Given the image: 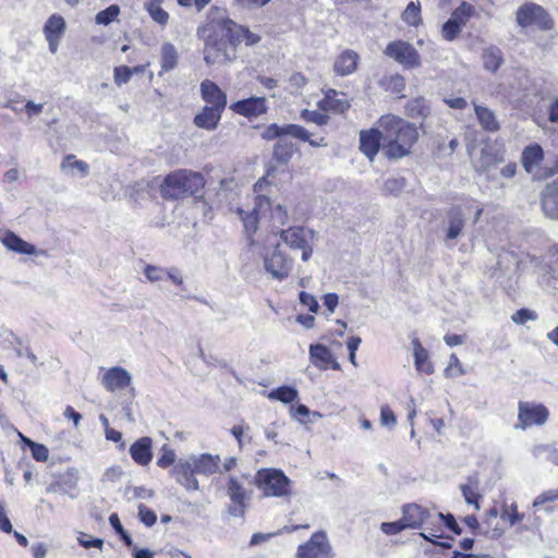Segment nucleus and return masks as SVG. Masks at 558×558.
Returning a JSON list of instances; mask_svg holds the SVG:
<instances>
[{"instance_id": "obj_1", "label": "nucleus", "mask_w": 558, "mask_h": 558, "mask_svg": "<svg viewBox=\"0 0 558 558\" xmlns=\"http://www.w3.org/2000/svg\"><path fill=\"white\" fill-rule=\"evenodd\" d=\"M196 35L204 43L203 54L207 65L234 62L241 44L253 47L262 41L259 34L228 16L207 19L197 27Z\"/></svg>"}, {"instance_id": "obj_2", "label": "nucleus", "mask_w": 558, "mask_h": 558, "mask_svg": "<svg viewBox=\"0 0 558 558\" xmlns=\"http://www.w3.org/2000/svg\"><path fill=\"white\" fill-rule=\"evenodd\" d=\"M384 132L383 154L389 160L402 159L412 154L418 141L416 125L395 114H384L378 120Z\"/></svg>"}, {"instance_id": "obj_3", "label": "nucleus", "mask_w": 558, "mask_h": 558, "mask_svg": "<svg viewBox=\"0 0 558 558\" xmlns=\"http://www.w3.org/2000/svg\"><path fill=\"white\" fill-rule=\"evenodd\" d=\"M206 185L203 173L190 169H178L169 172L159 185L165 201H178L187 197H202Z\"/></svg>"}, {"instance_id": "obj_4", "label": "nucleus", "mask_w": 558, "mask_h": 558, "mask_svg": "<svg viewBox=\"0 0 558 558\" xmlns=\"http://www.w3.org/2000/svg\"><path fill=\"white\" fill-rule=\"evenodd\" d=\"M252 481L248 474L230 475L225 485L229 497L227 512L234 518L243 519L252 499Z\"/></svg>"}, {"instance_id": "obj_5", "label": "nucleus", "mask_w": 558, "mask_h": 558, "mask_svg": "<svg viewBox=\"0 0 558 558\" xmlns=\"http://www.w3.org/2000/svg\"><path fill=\"white\" fill-rule=\"evenodd\" d=\"M517 25L522 29H536L550 32L555 28V20L550 13L541 4L524 2L515 11Z\"/></svg>"}, {"instance_id": "obj_6", "label": "nucleus", "mask_w": 558, "mask_h": 558, "mask_svg": "<svg viewBox=\"0 0 558 558\" xmlns=\"http://www.w3.org/2000/svg\"><path fill=\"white\" fill-rule=\"evenodd\" d=\"M254 484L265 497H288L291 494V481L283 471L275 468L259 469Z\"/></svg>"}, {"instance_id": "obj_7", "label": "nucleus", "mask_w": 558, "mask_h": 558, "mask_svg": "<svg viewBox=\"0 0 558 558\" xmlns=\"http://www.w3.org/2000/svg\"><path fill=\"white\" fill-rule=\"evenodd\" d=\"M287 135L302 142H307L312 147L327 146V142L324 136L313 138L311 133L304 126L299 124H286L283 126H279L278 124L272 123L264 130L262 137L264 140L271 141L275 138H282Z\"/></svg>"}, {"instance_id": "obj_8", "label": "nucleus", "mask_w": 558, "mask_h": 558, "mask_svg": "<svg viewBox=\"0 0 558 558\" xmlns=\"http://www.w3.org/2000/svg\"><path fill=\"white\" fill-rule=\"evenodd\" d=\"M402 517L410 530L425 529L427 536H430L434 521L439 520L435 509L421 506L415 502L405 504L401 508Z\"/></svg>"}, {"instance_id": "obj_9", "label": "nucleus", "mask_w": 558, "mask_h": 558, "mask_svg": "<svg viewBox=\"0 0 558 558\" xmlns=\"http://www.w3.org/2000/svg\"><path fill=\"white\" fill-rule=\"evenodd\" d=\"M384 53L401 64L404 69H417L422 65L418 51L412 44L402 39L388 43Z\"/></svg>"}, {"instance_id": "obj_10", "label": "nucleus", "mask_w": 558, "mask_h": 558, "mask_svg": "<svg viewBox=\"0 0 558 558\" xmlns=\"http://www.w3.org/2000/svg\"><path fill=\"white\" fill-rule=\"evenodd\" d=\"M296 558H333L332 546L325 531H316L311 537L300 544Z\"/></svg>"}, {"instance_id": "obj_11", "label": "nucleus", "mask_w": 558, "mask_h": 558, "mask_svg": "<svg viewBox=\"0 0 558 558\" xmlns=\"http://www.w3.org/2000/svg\"><path fill=\"white\" fill-rule=\"evenodd\" d=\"M263 260L265 270L280 281L289 277L293 267V259L280 248V244H276L270 253H265Z\"/></svg>"}, {"instance_id": "obj_12", "label": "nucleus", "mask_w": 558, "mask_h": 558, "mask_svg": "<svg viewBox=\"0 0 558 558\" xmlns=\"http://www.w3.org/2000/svg\"><path fill=\"white\" fill-rule=\"evenodd\" d=\"M544 160V150L537 143L526 146L522 151L521 162L524 170L537 179H547L558 172V160L553 169L541 171V163Z\"/></svg>"}, {"instance_id": "obj_13", "label": "nucleus", "mask_w": 558, "mask_h": 558, "mask_svg": "<svg viewBox=\"0 0 558 558\" xmlns=\"http://www.w3.org/2000/svg\"><path fill=\"white\" fill-rule=\"evenodd\" d=\"M549 416L548 409L542 403L520 401L518 404L517 428L526 429L533 425H543Z\"/></svg>"}, {"instance_id": "obj_14", "label": "nucleus", "mask_w": 558, "mask_h": 558, "mask_svg": "<svg viewBox=\"0 0 558 558\" xmlns=\"http://www.w3.org/2000/svg\"><path fill=\"white\" fill-rule=\"evenodd\" d=\"M270 206L271 201L268 196L257 195L255 197V206L252 210L246 211L242 208H238L236 214L239 215L243 223L244 232L246 234L250 245L255 244L254 236L259 228V210Z\"/></svg>"}, {"instance_id": "obj_15", "label": "nucleus", "mask_w": 558, "mask_h": 558, "mask_svg": "<svg viewBox=\"0 0 558 558\" xmlns=\"http://www.w3.org/2000/svg\"><path fill=\"white\" fill-rule=\"evenodd\" d=\"M323 98L317 102V108L327 114H344L351 108V101L343 92L327 88L323 89Z\"/></svg>"}, {"instance_id": "obj_16", "label": "nucleus", "mask_w": 558, "mask_h": 558, "mask_svg": "<svg viewBox=\"0 0 558 558\" xmlns=\"http://www.w3.org/2000/svg\"><path fill=\"white\" fill-rule=\"evenodd\" d=\"M230 109L234 113L252 120L265 114L268 106L265 97H250L232 102Z\"/></svg>"}, {"instance_id": "obj_17", "label": "nucleus", "mask_w": 558, "mask_h": 558, "mask_svg": "<svg viewBox=\"0 0 558 558\" xmlns=\"http://www.w3.org/2000/svg\"><path fill=\"white\" fill-rule=\"evenodd\" d=\"M360 150L372 161L383 149L384 132L378 128H371L360 131Z\"/></svg>"}, {"instance_id": "obj_18", "label": "nucleus", "mask_w": 558, "mask_h": 558, "mask_svg": "<svg viewBox=\"0 0 558 558\" xmlns=\"http://www.w3.org/2000/svg\"><path fill=\"white\" fill-rule=\"evenodd\" d=\"M436 515H439V520L434 521L433 529H430V536H427L425 533H421V536L433 544L448 547L449 545L436 541L437 538L444 537V526L457 535H460L462 530L451 513L442 514L436 511Z\"/></svg>"}, {"instance_id": "obj_19", "label": "nucleus", "mask_w": 558, "mask_h": 558, "mask_svg": "<svg viewBox=\"0 0 558 558\" xmlns=\"http://www.w3.org/2000/svg\"><path fill=\"white\" fill-rule=\"evenodd\" d=\"M201 97L205 106L225 111L228 99L227 94L213 81L206 78L199 86Z\"/></svg>"}, {"instance_id": "obj_20", "label": "nucleus", "mask_w": 558, "mask_h": 558, "mask_svg": "<svg viewBox=\"0 0 558 558\" xmlns=\"http://www.w3.org/2000/svg\"><path fill=\"white\" fill-rule=\"evenodd\" d=\"M310 360L311 363L320 371L340 369V364L337 362L331 351L320 343L310 345Z\"/></svg>"}, {"instance_id": "obj_21", "label": "nucleus", "mask_w": 558, "mask_h": 558, "mask_svg": "<svg viewBox=\"0 0 558 558\" xmlns=\"http://www.w3.org/2000/svg\"><path fill=\"white\" fill-rule=\"evenodd\" d=\"M131 375L121 366L108 368L101 377V385L109 392L122 390L131 385Z\"/></svg>"}, {"instance_id": "obj_22", "label": "nucleus", "mask_w": 558, "mask_h": 558, "mask_svg": "<svg viewBox=\"0 0 558 558\" xmlns=\"http://www.w3.org/2000/svg\"><path fill=\"white\" fill-rule=\"evenodd\" d=\"M170 474L186 490H197L199 487L198 481L195 477L196 471L194 465L186 460L178 461Z\"/></svg>"}, {"instance_id": "obj_23", "label": "nucleus", "mask_w": 558, "mask_h": 558, "mask_svg": "<svg viewBox=\"0 0 558 558\" xmlns=\"http://www.w3.org/2000/svg\"><path fill=\"white\" fill-rule=\"evenodd\" d=\"M65 31L64 19L59 14H52L46 21L44 26V34L49 45V50L56 53L60 44V40Z\"/></svg>"}, {"instance_id": "obj_24", "label": "nucleus", "mask_w": 558, "mask_h": 558, "mask_svg": "<svg viewBox=\"0 0 558 558\" xmlns=\"http://www.w3.org/2000/svg\"><path fill=\"white\" fill-rule=\"evenodd\" d=\"M506 148L497 142L487 143L481 151V171H488L490 168L505 161Z\"/></svg>"}, {"instance_id": "obj_25", "label": "nucleus", "mask_w": 558, "mask_h": 558, "mask_svg": "<svg viewBox=\"0 0 558 558\" xmlns=\"http://www.w3.org/2000/svg\"><path fill=\"white\" fill-rule=\"evenodd\" d=\"M360 56L352 49H345L337 56L333 62V71L339 76H347L357 69Z\"/></svg>"}, {"instance_id": "obj_26", "label": "nucleus", "mask_w": 558, "mask_h": 558, "mask_svg": "<svg viewBox=\"0 0 558 558\" xmlns=\"http://www.w3.org/2000/svg\"><path fill=\"white\" fill-rule=\"evenodd\" d=\"M153 440L150 437H141L130 446L133 461L141 466L148 465L153 460Z\"/></svg>"}, {"instance_id": "obj_27", "label": "nucleus", "mask_w": 558, "mask_h": 558, "mask_svg": "<svg viewBox=\"0 0 558 558\" xmlns=\"http://www.w3.org/2000/svg\"><path fill=\"white\" fill-rule=\"evenodd\" d=\"M542 208L547 217L558 219V178L544 189Z\"/></svg>"}, {"instance_id": "obj_28", "label": "nucleus", "mask_w": 558, "mask_h": 558, "mask_svg": "<svg viewBox=\"0 0 558 558\" xmlns=\"http://www.w3.org/2000/svg\"><path fill=\"white\" fill-rule=\"evenodd\" d=\"M223 111L204 106L194 117L193 122L198 129L214 131L219 125Z\"/></svg>"}, {"instance_id": "obj_29", "label": "nucleus", "mask_w": 558, "mask_h": 558, "mask_svg": "<svg viewBox=\"0 0 558 558\" xmlns=\"http://www.w3.org/2000/svg\"><path fill=\"white\" fill-rule=\"evenodd\" d=\"M0 241L10 251L24 255H33L36 248L33 244L24 241L11 230H4L0 235Z\"/></svg>"}, {"instance_id": "obj_30", "label": "nucleus", "mask_w": 558, "mask_h": 558, "mask_svg": "<svg viewBox=\"0 0 558 558\" xmlns=\"http://www.w3.org/2000/svg\"><path fill=\"white\" fill-rule=\"evenodd\" d=\"M414 365L418 373L432 375L435 372L434 365L429 360L428 351L423 347L417 338L412 340Z\"/></svg>"}, {"instance_id": "obj_31", "label": "nucleus", "mask_w": 558, "mask_h": 558, "mask_svg": "<svg viewBox=\"0 0 558 558\" xmlns=\"http://www.w3.org/2000/svg\"><path fill=\"white\" fill-rule=\"evenodd\" d=\"M474 112L481 128L488 133H496L500 130L496 114L493 110L485 106L473 104Z\"/></svg>"}, {"instance_id": "obj_32", "label": "nucleus", "mask_w": 558, "mask_h": 558, "mask_svg": "<svg viewBox=\"0 0 558 558\" xmlns=\"http://www.w3.org/2000/svg\"><path fill=\"white\" fill-rule=\"evenodd\" d=\"M220 457L210 453H202L193 463L196 473L211 475L218 472Z\"/></svg>"}, {"instance_id": "obj_33", "label": "nucleus", "mask_w": 558, "mask_h": 558, "mask_svg": "<svg viewBox=\"0 0 558 558\" xmlns=\"http://www.w3.org/2000/svg\"><path fill=\"white\" fill-rule=\"evenodd\" d=\"M279 235L282 241L291 248H299L306 246L305 230L302 227H290L288 229H281Z\"/></svg>"}, {"instance_id": "obj_34", "label": "nucleus", "mask_w": 558, "mask_h": 558, "mask_svg": "<svg viewBox=\"0 0 558 558\" xmlns=\"http://www.w3.org/2000/svg\"><path fill=\"white\" fill-rule=\"evenodd\" d=\"M483 66L485 70L496 73L504 63V54L497 46H489L482 52Z\"/></svg>"}, {"instance_id": "obj_35", "label": "nucleus", "mask_w": 558, "mask_h": 558, "mask_svg": "<svg viewBox=\"0 0 558 558\" xmlns=\"http://www.w3.org/2000/svg\"><path fill=\"white\" fill-rule=\"evenodd\" d=\"M448 223L449 227L446 232V240H454L461 234L464 228L463 213L459 207H454L449 211Z\"/></svg>"}, {"instance_id": "obj_36", "label": "nucleus", "mask_w": 558, "mask_h": 558, "mask_svg": "<svg viewBox=\"0 0 558 558\" xmlns=\"http://www.w3.org/2000/svg\"><path fill=\"white\" fill-rule=\"evenodd\" d=\"M163 0H147L144 3V9L150 16V19L165 27L169 22V13L162 8Z\"/></svg>"}, {"instance_id": "obj_37", "label": "nucleus", "mask_w": 558, "mask_h": 558, "mask_svg": "<svg viewBox=\"0 0 558 558\" xmlns=\"http://www.w3.org/2000/svg\"><path fill=\"white\" fill-rule=\"evenodd\" d=\"M401 20L411 27H418L423 24L421 2L410 1L401 13Z\"/></svg>"}, {"instance_id": "obj_38", "label": "nucleus", "mask_w": 558, "mask_h": 558, "mask_svg": "<svg viewBox=\"0 0 558 558\" xmlns=\"http://www.w3.org/2000/svg\"><path fill=\"white\" fill-rule=\"evenodd\" d=\"M178 51L171 43H165L161 46L160 65L161 72H169L178 65Z\"/></svg>"}, {"instance_id": "obj_39", "label": "nucleus", "mask_w": 558, "mask_h": 558, "mask_svg": "<svg viewBox=\"0 0 558 558\" xmlns=\"http://www.w3.org/2000/svg\"><path fill=\"white\" fill-rule=\"evenodd\" d=\"M296 151L295 145L286 140L284 137L279 138L274 147V157L276 160L282 163H288Z\"/></svg>"}, {"instance_id": "obj_40", "label": "nucleus", "mask_w": 558, "mask_h": 558, "mask_svg": "<svg viewBox=\"0 0 558 558\" xmlns=\"http://www.w3.org/2000/svg\"><path fill=\"white\" fill-rule=\"evenodd\" d=\"M475 15V8L473 4L462 1L451 13L450 19L464 27L472 16Z\"/></svg>"}, {"instance_id": "obj_41", "label": "nucleus", "mask_w": 558, "mask_h": 558, "mask_svg": "<svg viewBox=\"0 0 558 558\" xmlns=\"http://www.w3.org/2000/svg\"><path fill=\"white\" fill-rule=\"evenodd\" d=\"M267 397L270 400H278L282 403H291L298 399L299 392L295 388L283 385L270 390Z\"/></svg>"}, {"instance_id": "obj_42", "label": "nucleus", "mask_w": 558, "mask_h": 558, "mask_svg": "<svg viewBox=\"0 0 558 558\" xmlns=\"http://www.w3.org/2000/svg\"><path fill=\"white\" fill-rule=\"evenodd\" d=\"M380 86L392 94H401L405 88V80L400 74H392L384 76L380 81Z\"/></svg>"}, {"instance_id": "obj_43", "label": "nucleus", "mask_w": 558, "mask_h": 558, "mask_svg": "<svg viewBox=\"0 0 558 558\" xmlns=\"http://www.w3.org/2000/svg\"><path fill=\"white\" fill-rule=\"evenodd\" d=\"M300 117L303 121L308 123H314L318 126H325L330 121V116L325 113L324 111L318 110H308L303 109L300 113Z\"/></svg>"}, {"instance_id": "obj_44", "label": "nucleus", "mask_w": 558, "mask_h": 558, "mask_svg": "<svg viewBox=\"0 0 558 558\" xmlns=\"http://www.w3.org/2000/svg\"><path fill=\"white\" fill-rule=\"evenodd\" d=\"M461 492L469 505H473L475 509H480L482 496L477 492L476 481H469V483L461 485Z\"/></svg>"}, {"instance_id": "obj_45", "label": "nucleus", "mask_w": 558, "mask_h": 558, "mask_svg": "<svg viewBox=\"0 0 558 558\" xmlns=\"http://www.w3.org/2000/svg\"><path fill=\"white\" fill-rule=\"evenodd\" d=\"M120 12L121 10L118 4H111L96 14L95 22L98 25H109L118 19Z\"/></svg>"}, {"instance_id": "obj_46", "label": "nucleus", "mask_w": 558, "mask_h": 558, "mask_svg": "<svg viewBox=\"0 0 558 558\" xmlns=\"http://www.w3.org/2000/svg\"><path fill=\"white\" fill-rule=\"evenodd\" d=\"M523 518L524 514L519 512L518 506L515 504L504 506L501 509V519L507 521L511 526L520 523Z\"/></svg>"}, {"instance_id": "obj_47", "label": "nucleus", "mask_w": 558, "mask_h": 558, "mask_svg": "<svg viewBox=\"0 0 558 558\" xmlns=\"http://www.w3.org/2000/svg\"><path fill=\"white\" fill-rule=\"evenodd\" d=\"M175 462V452L172 448H170L168 445H163L160 449V454L157 459L156 464L160 469H168L169 466L173 465Z\"/></svg>"}, {"instance_id": "obj_48", "label": "nucleus", "mask_w": 558, "mask_h": 558, "mask_svg": "<svg viewBox=\"0 0 558 558\" xmlns=\"http://www.w3.org/2000/svg\"><path fill=\"white\" fill-rule=\"evenodd\" d=\"M462 32V27L458 23L449 19L441 26V37L447 41H453Z\"/></svg>"}, {"instance_id": "obj_49", "label": "nucleus", "mask_w": 558, "mask_h": 558, "mask_svg": "<svg viewBox=\"0 0 558 558\" xmlns=\"http://www.w3.org/2000/svg\"><path fill=\"white\" fill-rule=\"evenodd\" d=\"M409 529L407 523L404 522L403 517L401 519L393 522H383L380 524V531L386 535H397L402 531Z\"/></svg>"}, {"instance_id": "obj_50", "label": "nucleus", "mask_w": 558, "mask_h": 558, "mask_svg": "<svg viewBox=\"0 0 558 558\" xmlns=\"http://www.w3.org/2000/svg\"><path fill=\"white\" fill-rule=\"evenodd\" d=\"M61 168L63 170L76 168L82 174H86L88 172V165L85 161L77 160L72 154H69L63 158Z\"/></svg>"}, {"instance_id": "obj_51", "label": "nucleus", "mask_w": 558, "mask_h": 558, "mask_svg": "<svg viewBox=\"0 0 558 558\" xmlns=\"http://www.w3.org/2000/svg\"><path fill=\"white\" fill-rule=\"evenodd\" d=\"M464 369L462 367V364L459 360V357L452 353L450 356L449 365L445 368V376L446 377H459L464 375Z\"/></svg>"}, {"instance_id": "obj_52", "label": "nucleus", "mask_w": 558, "mask_h": 558, "mask_svg": "<svg viewBox=\"0 0 558 558\" xmlns=\"http://www.w3.org/2000/svg\"><path fill=\"white\" fill-rule=\"evenodd\" d=\"M133 75V70L128 65H119L113 70V80L116 85L121 86L122 84L128 83Z\"/></svg>"}, {"instance_id": "obj_53", "label": "nucleus", "mask_w": 558, "mask_h": 558, "mask_svg": "<svg viewBox=\"0 0 558 558\" xmlns=\"http://www.w3.org/2000/svg\"><path fill=\"white\" fill-rule=\"evenodd\" d=\"M537 314L529 308H520L511 315V320L517 325H523L529 320H536Z\"/></svg>"}, {"instance_id": "obj_54", "label": "nucleus", "mask_w": 558, "mask_h": 558, "mask_svg": "<svg viewBox=\"0 0 558 558\" xmlns=\"http://www.w3.org/2000/svg\"><path fill=\"white\" fill-rule=\"evenodd\" d=\"M140 520L148 527L153 526L157 522V515L150 508L141 504L138 506Z\"/></svg>"}, {"instance_id": "obj_55", "label": "nucleus", "mask_w": 558, "mask_h": 558, "mask_svg": "<svg viewBox=\"0 0 558 558\" xmlns=\"http://www.w3.org/2000/svg\"><path fill=\"white\" fill-rule=\"evenodd\" d=\"M31 444H32V447L29 449H31L33 459L36 460L37 462H46L49 458L48 448L43 444H38V442H31Z\"/></svg>"}, {"instance_id": "obj_56", "label": "nucleus", "mask_w": 558, "mask_h": 558, "mask_svg": "<svg viewBox=\"0 0 558 558\" xmlns=\"http://www.w3.org/2000/svg\"><path fill=\"white\" fill-rule=\"evenodd\" d=\"M380 423L387 427H393L397 423V417L392 409L388 405H381L380 408Z\"/></svg>"}, {"instance_id": "obj_57", "label": "nucleus", "mask_w": 558, "mask_h": 558, "mask_svg": "<svg viewBox=\"0 0 558 558\" xmlns=\"http://www.w3.org/2000/svg\"><path fill=\"white\" fill-rule=\"evenodd\" d=\"M77 539H78L80 545L87 549L92 548V547L101 549L104 546V539L97 538V537H92L90 535H88L86 533H81L78 535Z\"/></svg>"}, {"instance_id": "obj_58", "label": "nucleus", "mask_w": 558, "mask_h": 558, "mask_svg": "<svg viewBox=\"0 0 558 558\" xmlns=\"http://www.w3.org/2000/svg\"><path fill=\"white\" fill-rule=\"evenodd\" d=\"M361 342H362V340L357 336H351L347 340V347L349 350V360L354 366H356V351H357Z\"/></svg>"}, {"instance_id": "obj_59", "label": "nucleus", "mask_w": 558, "mask_h": 558, "mask_svg": "<svg viewBox=\"0 0 558 558\" xmlns=\"http://www.w3.org/2000/svg\"><path fill=\"white\" fill-rule=\"evenodd\" d=\"M144 274L149 281L155 282L162 280L166 275V271L160 267L147 265L144 269Z\"/></svg>"}, {"instance_id": "obj_60", "label": "nucleus", "mask_w": 558, "mask_h": 558, "mask_svg": "<svg viewBox=\"0 0 558 558\" xmlns=\"http://www.w3.org/2000/svg\"><path fill=\"white\" fill-rule=\"evenodd\" d=\"M300 302L313 313H316L318 310V303L316 299L305 291L300 293Z\"/></svg>"}, {"instance_id": "obj_61", "label": "nucleus", "mask_w": 558, "mask_h": 558, "mask_svg": "<svg viewBox=\"0 0 558 558\" xmlns=\"http://www.w3.org/2000/svg\"><path fill=\"white\" fill-rule=\"evenodd\" d=\"M213 0H177L183 8L194 7L198 12L203 11Z\"/></svg>"}, {"instance_id": "obj_62", "label": "nucleus", "mask_w": 558, "mask_h": 558, "mask_svg": "<svg viewBox=\"0 0 558 558\" xmlns=\"http://www.w3.org/2000/svg\"><path fill=\"white\" fill-rule=\"evenodd\" d=\"M271 217L280 226H284L288 222V211L281 205H277L276 207L272 208Z\"/></svg>"}, {"instance_id": "obj_63", "label": "nucleus", "mask_w": 558, "mask_h": 558, "mask_svg": "<svg viewBox=\"0 0 558 558\" xmlns=\"http://www.w3.org/2000/svg\"><path fill=\"white\" fill-rule=\"evenodd\" d=\"M557 499H558V489L547 490V492H544L543 494H541L539 496H537L536 499L534 500L533 505L538 506V505L545 504L547 501H555Z\"/></svg>"}, {"instance_id": "obj_64", "label": "nucleus", "mask_w": 558, "mask_h": 558, "mask_svg": "<svg viewBox=\"0 0 558 558\" xmlns=\"http://www.w3.org/2000/svg\"><path fill=\"white\" fill-rule=\"evenodd\" d=\"M548 120L558 123V97L554 98L547 108Z\"/></svg>"}]
</instances>
